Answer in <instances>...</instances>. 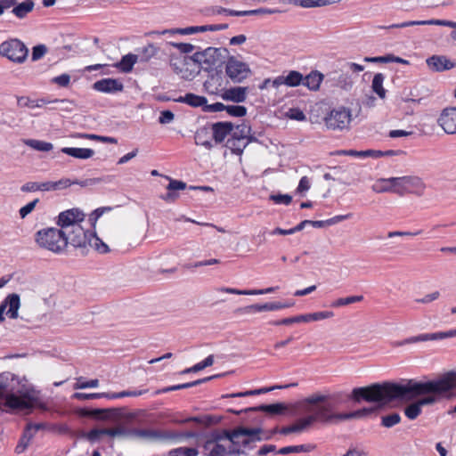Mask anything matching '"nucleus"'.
<instances>
[{
    "label": "nucleus",
    "mask_w": 456,
    "mask_h": 456,
    "mask_svg": "<svg viewBox=\"0 0 456 456\" xmlns=\"http://www.w3.org/2000/svg\"><path fill=\"white\" fill-rule=\"evenodd\" d=\"M93 88L101 93L115 94L124 89L122 82L115 78H102L94 83Z\"/></svg>",
    "instance_id": "aec40b11"
},
{
    "label": "nucleus",
    "mask_w": 456,
    "mask_h": 456,
    "mask_svg": "<svg viewBox=\"0 0 456 456\" xmlns=\"http://www.w3.org/2000/svg\"><path fill=\"white\" fill-rule=\"evenodd\" d=\"M174 102L185 103L193 108L202 107L203 110H205L206 103H208V100L205 96L197 95L192 93H187L183 96H179L174 99Z\"/></svg>",
    "instance_id": "393cba45"
},
{
    "label": "nucleus",
    "mask_w": 456,
    "mask_h": 456,
    "mask_svg": "<svg viewBox=\"0 0 456 456\" xmlns=\"http://www.w3.org/2000/svg\"><path fill=\"white\" fill-rule=\"evenodd\" d=\"M421 408L422 406L417 400L416 402L409 404L404 409V414L409 419H415L418 418V416L421 413Z\"/></svg>",
    "instance_id": "09e8293b"
},
{
    "label": "nucleus",
    "mask_w": 456,
    "mask_h": 456,
    "mask_svg": "<svg viewBox=\"0 0 456 456\" xmlns=\"http://www.w3.org/2000/svg\"><path fill=\"white\" fill-rule=\"evenodd\" d=\"M248 143V141L235 139L232 137L227 141V146L233 153L237 155H240L243 152Z\"/></svg>",
    "instance_id": "a18cd8bd"
},
{
    "label": "nucleus",
    "mask_w": 456,
    "mask_h": 456,
    "mask_svg": "<svg viewBox=\"0 0 456 456\" xmlns=\"http://www.w3.org/2000/svg\"><path fill=\"white\" fill-rule=\"evenodd\" d=\"M428 68L433 72H444L456 67V61L445 55L434 54L426 60Z\"/></svg>",
    "instance_id": "a211bd4d"
},
{
    "label": "nucleus",
    "mask_w": 456,
    "mask_h": 456,
    "mask_svg": "<svg viewBox=\"0 0 456 456\" xmlns=\"http://www.w3.org/2000/svg\"><path fill=\"white\" fill-rule=\"evenodd\" d=\"M205 28H203V26H191V27H187V28H177V29H166V30H163L161 32L159 31H153L151 32V34H166V33H171V34H175V33H179V34H182V35H191V34H194V33H197V32H205Z\"/></svg>",
    "instance_id": "58836bf2"
},
{
    "label": "nucleus",
    "mask_w": 456,
    "mask_h": 456,
    "mask_svg": "<svg viewBox=\"0 0 456 456\" xmlns=\"http://www.w3.org/2000/svg\"><path fill=\"white\" fill-rule=\"evenodd\" d=\"M250 131H251L250 126H248L245 123H242L240 125L236 126V127L234 129L232 128V131L231 133V135H232L231 137L235 138V139L244 140V141H249L248 136H249Z\"/></svg>",
    "instance_id": "a19ab883"
},
{
    "label": "nucleus",
    "mask_w": 456,
    "mask_h": 456,
    "mask_svg": "<svg viewBox=\"0 0 456 456\" xmlns=\"http://www.w3.org/2000/svg\"><path fill=\"white\" fill-rule=\"evenodd\" d=\"M88 246L94 248L99 253L104 254L110 251V248L106 243H104L95 232H92L90 236V243Z\"/></svg>",
    "instance_id": "c03bdc74"
},
{
    "label": "nucleus",
    "mask_w": 456,
    "mask_h": 456,
    "mask_svg": "<svg viewBox=\"0 0 456 456\" xmlns=\"http://www.w3.org/2000/svg\"><path fill=\"white\" fill-rule=\"evenodd\" d=\"M248 91V87H232L224 90L221 96L224 101H231L233 102L240 103L244 102L246 101Z\"/></svg>",
    "instance_id": "5701e85b"
},
{
    "label": "nucleus",
    "mask_w": 456,
    "mask_h": 456,
    "mask_svg": "<svg viewBox=\"0 0 456 456\" xmlns=\"http://www.w3.org/2000/svg\"><path fill=\"white\" fill-rule=\"evenodd\" d=\"M52 83L58 85L61 87H68L70 84V76L63 73L60 76L52 78Z\"/></svg>",
    "instance_id": "e2e57ef3"
},
{
    "label": "nucleus",
    "mask_w": 456,
    "mask_h": 456,
    "mask_svg": "<svg viewBox=\"0 0 456 456\" xmlns=\"http://www.w3.org/2000/svg\"><path fill=\"white\" fill-rule=\"evenodd\" d=\"M352 121V111L344 106L335 108L325 117L326 126L331 130L348 129Z\"/></svg>",
    "instance_id": "39448f33"
},
{
    "label": "nucleus",
    "mask_w": 456,
    "mask_h": 456,
    "mask_svg": "<svg viewBox=\"0 0 456 456\" xmlns=\"http://www.w3.org/2000/svg\"><path fill=\"white\" fill-rule=\"evenodd\" d=\"M362 300H363V296H362V295H360V296H350V297H340V298H338L337 300L333 301L331 303V306L335 307V308H338V307L348 305H351V304H354V303H357V302H361Z\"/></svg>",
    "instance_id": "49530a36"
},
{
    "label": "nucleus",
    "mask_w": 456,
    "mask_h": 456,
    "mask_svg": "<svg viewBox=\"0 0 456 456\" xmlns=\"http://www.w3.org/2000/svg\"><path fill=\"white\" fill-rule=\"evenodd\" d=\"M194 139L197 145L204 146L208 150L213 148L212 134L206 127L199 129L195 134Z\"/></svg>",
    "instance_id": "2f4dec72"
},
{
    "label": "nucleus",
    "mask_w": 456,
    "mask_h": 456,
    "mask_svg": "<svg viewBox=\"0 0 456 456\" xmlns=\"http://www.w3.org/2000/svg\"><path fill=\"white\" fill-rule=\"evenodd\" d=\"M25 143L28 146L31 147L32 149L38 151H43V152L50 151L53 148V146L51 142L40 141V140H35V139L27 140L25 142Z\"/></svg>",
    "instance_id": "37998d69"
},
{
    "label": "nucleus",
    "mask_w": 456,
    "mask_h": 456,
    "mask_svg": "<svg viewBox=\"0 0 456 456\" xmlns=\"http://www.w3.org/2000/svg\"><path fill=\"white\" fill-rule=\"evenodd\" d=\"M226 112L232 117L241 118L247 114V109L241 105H227Z\"/></svg>",
    "instance_id": "4d7b16f0"
},
{
    "label": "nucleus",
    "mask_w": 456,
    "mask_h": 456,
    "mask_svg": "<svg viewBox=\"0 0 456 456\" xmlns=\"http://www.w3.org/2000/svg\"><path fill=\"white\" fill-rule=\"evenodd\" d=\"M233 126L231 122H216L211 126L212 138L216 143H221L225 137L232 131Z\"/></svg>",
    "instance_id": "4be33fe9"
},
{
    "label": "nucleus",
    "mask_w": 456,
    "mask_h": 456,
    "mask_svg": "<svg viewBox=\"0 0 456 456\" xmlns=\"http://www.w3.org/2000/svg\"><path fill=\"white\" fill-rule=\"evenodd\" d=\"M104 435H106L105 428H93L86 433V437L89 441L94 442L100 439V437Z\"/></svg>",
    "instance_id": "774afa93"
},
{
    "label": "nucleus",
    "mask_w": 456,
    "mask_h": 456,
    "mask_svg": "<svg viewBox=\"0 0 456 456\" xmlns=\"http://www.w3.org/2000/svg\"><path fill=\"white\" fill-rule=\"evenodd\" d=\"M20 305V296L12 293L8 295L0 305V322L4 320V313L6 308V315L10 319H16L18 317V310Z\"/></svg>",
    "instance_id": "dca6fc26"
},
{
    "label": "nucleus",
    "mask_w": 456,
    "mask_h": 456,
    "mask_svg": "<svg viewBox=\"0 0 456 456\" xmlns=\"http://www.w3.org/2000/svg\"><path fill=\"white\" fill-rule=\"evenodd\" d=\"M109 393H75L72 397L77 400H90V399H99V398H107L109 399Z\"/></svg>",
    "instance_id": "864d4df0"
},
{
    "label": "nucleus",
    "mask_w": 456,
    "mask_h": 456,
    "mask_svg": "<svg viewBox=\"0 0 456 456\" xmlns=\"http://www.w3.org/2000/svg\"><path fill=\"white\" fill-rule=\"evenodd\" d=\"M296 386H297L296 383L288 384V385H284V386H273L270 387H262L259 389L248 390V391H245V392L227 394V395H223L222 397L227 398V397H244V396H249V395H256L265 394V393L273 391L274 389H282V388H288V387H296Z\"/></svg>",
    "instance_id": "a878e982"
},
{
    "label": "nucleus",
    "mask_w": 456,
    "mask_h": 456,
    "mask_svg": "<svg viewBox=\"0 0 456 456\" xmlns=\"http://www.w3.org/2000/svg\"><path fill=\"white\" fill-rule=\"evenodd\" d=\"M395 181L397 183V189L395 191L398 192L406 191L409 193L422 195L426 189V184L419 176L396 177V180Z\"/></svg>",
    "instance_id": "9d476101"
},
{
    "label": "nucleus",
    "mask_w": 456,
    "mask_h": 456,
    "mask_svg": "<svg viewBox=\"0 0 456 456\" xmlns=\"http://www.w3.org/2000/svg\"><path fill=\"white\" fill-rule=\"evenodd\" d=\"M35 241L39 248L49 250L54 254H61L67 248L65 230L50 227L37 231Z\"/></svg>",
    "instance_id": "20e7f679"
},
{
    "label": "nucleus",
    "mask_w": 456,
    "mask_h": 456,
    "mask_svg": "<svg viewBox=\"0 0 456 456\" xmlns=\"http://www.w3.org/2000/svg\"><path fill=\"white\" fill-rule=\"evenodd\" d=\"M333 316L334 313L331 311H321L308 314V319H310V322H317L324 319H329Z\"/></svg>",
    "instance_id": "680f3d73"
},
{
    "label": "nucleus",
    "mask_w": 456,
    "mask_h": 456,
    "mask_svg": "<svg viewBox=\"0 0 456 456\" xmlns=\"http://www.w3.org/2000/svg\"><path fill=\"white\" fill-rule=\"evenodd\" d=\"M148 392V389H141V390H125L118 393H109V399H118V398H123L126 396H132L136 397L142 395Z\"/></svg>",
    "instance_id": "de8ad7c7"
},
{
    "label": "nucleus",
    "mask_w": 456,
    "mask_h": 456,
    "mask_svg": "<svg viewBox=\"0 0 456 456\" xmlns=\"http://www.w3.org/2000/svg\"><path fill=\"white\" fill-rule=\"evenodd\" d=\"M284 12V10L278 8H258L253 10H243V11H236L232 9H226L219 6H215L211 8H208L205 10L204 14L207 16H214L219 14L231 15V16H251V15H266V14H273L280 13Z\"/></svg>",
    "instance_id": "1a4fd4ad"
},
{
    "label": "nucleus",
    "mask_w": 456,
    "mask_h": 456,
    "mask_svg": "<svg viewBox=\"0 0 456 456\" xmlns=\"http://www.w3.org/2000/svg\"><path fill=\"white\" fill-rule=\"evenodd\" d=\"M84 219L85 214L79 208H70L59 214L56 224L66 232L74 228L75 224H80Z\"/></svg>",
    "instance_id": "f8f14e48"
},
{
    "label": "nucleus",
    "mask_w": 456,
    "mask_h": 456,
    "mask_svg": "<svg viewBox=\"0 0 456 456\" xmlns=\"http://www.w3.org/2000/svg\"><path fill=\"white\" fill-rule=\"evenodd\" d=\"M218 56L217 48L208 47L202 52L194 53L192 58L199 68L201 66L205 69H211L216 66Z\"/></svg>",
    "instance_id": "ddd939ff"
},
{
    "label": "nucleus",
    "mask_w": 456,
    "mask_h": 456,
    "mask_svg": "<svg viewBox=\"0 0 456 456\" xmlns=\"http://www.w3.org/2000/svg\"><path fill=\"white\" fill-rule=\"evenodd\" d=\"M286 117L297 121H305L306 119L305 114L298 108L289 109L286 112Z\"/></svg>",
    "instance_id": "bf43d9fd"
},
{
    "label": "nucleus",
    "mask_w": 456,
    "mask_h": 456,
    "mask_svg": "<svg viewBox=\"0 0 456 456\" xmlns=\"http://www.w3.org/2000/svg\"><path fill=\"white\" fill-rule=\"evenodd\" d=\"M53 184H56L55 191H57V190H60L62 188L69 187L72 184H79L81 186H86L88 184V182L87 181H82V182L71 181L70 179L66 178V179H61L59 181L53 182Z\"/></svg>",
    "instance_id": "13d9d810"
},
{
    "label": "nucleus",
    "mask_w": 456,
    "mask_h": 456,
    "mask_svg": "<svg viewBox=\"0 0 456 456\" xmlns=\"http://www.w3.org/2000/svg\"><path fill=\"white\" fill-rule=\"evenodd\" d=\"M26 45L19 39H11L0 45V54L10 61L22 63L28 56Z\"/></svg>",
    "instance_id": "0eeeda50"
},
{
    "label": "nucleus",
    "mask_w": 456,
    "mask_h": 456,
    "mask_svg": "<svg viewBox=\"0 0 456 456\" xmlns=\"http://www.w3.org/2000/svg\"><path fill=\"white\" fill-rule=\"evenodd\" d=\"M438 125L447 134H456V108H445L441 112L438 119Z\"/></svg>",
    "instance_id": "f3484780"
},
{
    "label": "nucleus",
    "mask_w": 456,
    "mask_h": 456,
    "mask_svg": "<svg viewBox=\"0 0 456 456\" xmlns=\"http://www.w3.org/2000/svg\"><path fill=\"white\" fill-rule=\"evenodd\" d=\"M34 8V2H21L12 9V13L18 18H24Z\"/></svg>",
    "instance_id": "79ce46f5"
},
{
    "label": "nucleus",
    "mask_w": 456,
    "mask_h": 456,
    "mask_svg": "<svg viewBox=\"0 0 456 456\" xmlns=\"http://www.w3.org/2000/svg\"><path fill=\"white\" fill-rule=\"evenodd\" d=\"M47 53V47L45 45H37L32 49V61L40 60Z\"/></svg>",
    "instance_id": "69168bd1"
},
{
    "label": "nucleus",
    "mask_w": 456,
    "mask_h": 456,
    "mask_svg": "<svg viewBox=\"0 0 456 456\" xmlns=\"http://www.w3.org/2000/svg\"><path fill=\"white\" fill-rule=\"evenodd\" d=\"M198 451L192 447H179L169 452L167 456H197Z\"/></svg>",
    "instance_id": "3c124183"
},
{
    "label": "nucleus",
    "mask_w": 456,
    "mask_h": 456,
    "mask_svg": "<svg viewBox=\"0 0 456 456\" xmlns=\"http://www.w3.org/2000/svg\"><path fill=\"white\" fill-rule=\"evenodd\" d=\"M225 72L232 82L240 83L248 77L250 69L248 64L232 57L226 63Z\"/></svg>",
    "instance_id": "9b49d317"
},
{
    "label": "nucleus",
    "mask_w": 456,
    "mask_h": 456,
    "mask_svg": "<svg viewBox=\"0 0 456 456\" xmlns=\"http://www.w3.org/2000/svg\"><path fill=\"white\" fill-rule=\"evenodd\" d=\"M309 426H310L309 421L307 420L306 417H305V418L298 419L297 422L293 425L282 427L279 430V433L281 435H289L290 433H299Z\"/></svg>",
    "instance_id": "c9c22d12"
},
{
    "label": "nucleus",
    "mask_w": 456,
    "mask_h": 456,
    "mask_svg": "<svg viewBox=\"0 0 456 456\" xmlns=\"http://www.w3.org/2000/svg\"><path fill=\"white\" fill-rule=\"evenodd\" d=\"M433 333H422L416 336L406 338L400 341H395L392 343L394 347L403 346L410 344H415L419 342L433 341Z\"/></svg>",
    "instance_id": "7c9ffc66"
},
{
    "label": "nucleus",
    "mask_w": 456,
    "mask_h": 456,
    "mask_svg": "<svg viewBox=\"0 0 456 456\" xmlns=\"http://www.w3.org/2000/svg\"><path fill=\"white\" fill-rule=\"evenodd\" d=\"M4 405L12 410H29V405L14 394H7L4 396Z\"/></svg>",
    "instance_id": "473e14b6"
},
{
    "label": "nucleus",
    "mask_w": 456,
    "mask_h": 456,
    "mask_svg": "<svg viewBox=\"0 0 456 456\" xmlns=\"http://www.w3.org/2000/svg\"><path fill=\"white\" fill-rule=\"evenodd\" d=\"M452 20H428L407 21V22H403V23H398V24H392L387 28H405V27L413 26V25H438V26H445V27L450 28V26H452Z\"/></svg>",
    "instance_id": "cd10ccee"
},
{
    "label": "nucleus",
    "mask_w": 456,
    "mask_h": 456,
    "mask_svg": "<svg viewBox=\"0 0 456 456\" xmlns=\"http://www.w3.org/2000/svg\"><path fill=\"white\" fill-rule=\"evenodd\" d=\"M99 386V380L97 379H91L89 381L85 380L83 377H79L77 379L76 383L74 384L75 389H86L90 387H97Z\"/></svg>",
    "instance_id": "5fc2aeb1"
},
{
    "label": "nucleus",
    "mask_w": 456,
    "mask_h": 456,
    "mask_svg": "<svg viewBox=\"0 0 456 456\" xmlns=\"http://www.w3.org/2000/svg\"><path fill=\"white\" fill-rule=\"evenodd\" d=\"M61 151L64 154L79 159H90L94 154V150L89 148L64 147L61 148Z\"/></svg>",
    "instance_id": "c756f323"
},
{
    "label": "nucleus",
    "mask_w": 456,
    "mask_h": 456,
    "mask_svg": "<svg viewBox=\"0 0 456 456\" xmlns=\"http://www.w3.org/2000/svg\"><path fill=\"white\" fill-rule=\"evenodd\" d=\"M21 400L29 405V409L38 408L41 410H46V403L40 399V392L33 388L26 389L20 395Z\"/></svg>",
    "instance_id": "412c9836"
},
{
    "label": "nucleus",
    "mask_w": 456,
    "mask_h": 456,
    "mask_svg": "<svg viewBox=\"0 0 456 456\" xmlns=\"http://www.w3.org/2000/svg\"><path fill=\"white\" fill-rule=\"evenodd\" d=\"M314 448V446L312 444L290 445L281 448L278 453L286 455L289 453L309 452L313 451Z\"/></svg>",
    "instance_id": "ea45409f"
},
{
    "label": "nucleus",
    "mask_w": 456,
    "mask_h": 456,
    "mask_svg": "<svg viewBox=\"0 0 456 456\" xmlns=\"http://www.w3.org/2000/svg\"><path fill=\"white\" fill-rule=\"evenodd\" d=\"M91 232L86 231L81 224H75L74 228L65 232L67 245L70 243L75 248H86L90 243Z\"/></svg>",
    "instance_id": "4468645a"
},
{
    "label": "nucleus",
    "mask_w": 456,
    "mask_h": 456,
    "mask_svg": "<svg viewBox=\"0 0 456 456\" xmlns=\"http://www.w3.org/2000/svg\"><path fill=\"white\" fill-rule=\"evenodd\" d=\"M339 413H333L330 404L321 405L314 409L313 414L306 417L309 425L315 421L322 423H332L338 420Z\"/></svg>",
    "instance_id": "2eb2a0df"
},
{
    "label": "nucleus",
    "mask_w": 456,
    "mask_h": 456,
    "mask_svg": "<svg viewBox=\"0 0 456 456\" xmlns=\"http://www.w3.org/2000/svg\"><path fill=\"white\" fill-rule=\"evenodd\" d=\"M138 60L139 59L136 54L128 53L122 57L121 61L118 64V68L123 72H130Z\"/></svg>",
    "instance_id": "e433bc0d"
},
{
    "label": "nucleus",
    "mask_w": 456,
    "mask_h": 456,
    "mask_svg": "<svg viewBox=\"0 0 456 456\" xmlns=\"http://www.w3.org/2000/svg\"><path fill=\"white\" fill-rule=\"evenodd\" d=\"M226 436L224 431L213 433L204 444V451L209 456H232L229 444H226Z\"/></svg>",
    "instance_id": "6e6552de"
},
{
    "label": "nucleus",
    "mask_w": 456,
    "mask_h": 456,
    "mask_svg": "<svg viewBox=\"0 0 456 456\" xmlns=\"http://www.w3.org/2000/svg\"><path fill=\"white\" fill-rule=\"evenodd\" d=\"M323 74L318 70H313L304 77L303 86H306L310 91H318L323 80Z\"/></svg>",
    "instance_id": "bb28decb"
},
{
    "label": "nucleus",
    "mask_w": 456,
    "mask_h": 456,
    "mask_svg": "<svg viewBox=\"0 0 456 456\" xmlns=\"http://www.w3.org/2000/svg\"><path fill=\"white\" fill-rule=\"evenodd\" d=\"M385 80V76L382 73H377L374 75L372 79L371 88L374 93L378 94V96L381 99L386 97L387 91L383 87V83Z\"/></svg>",
    "instance_id": "4c0bfd02"
},
{
    "label": "nucleus",
    "mask_w": 456,
    "mask_h": 456,
    "mask_svg": "<svg viewBox=\"0 0 456 456\" xmlns=\"http://www.w3.org/2000/svg\"><path fill=\"white\" fill-rule=\"evenodd\" d=\"M279 287H269L261 289H238L233 288L222 287L218 289L221 292L234 295H245V296H255V295H265L275 292Z\"/></svg>",
    "instance_id": "b1692460"
},
{
    "label": "nucleus",
    "mask_w": 456,
    "mask_h": 456,
    "mask_svg": "<svg viewBox=\"0 0 456 456\" xmlns=\"http://www.w3.org/2000/svg\"><path fill=\"white\" fill-rule=\"evenodd\" d=\"M226 444H229L232 453L240 455L245 452L246 449L251 447V444L261 441L262 429L259 428L239 427L232 431H224Z\"/></svg>",
    "instance_id": "7ed1b4c3"
},
{
    "label": "nucleus",
    "mask_w": 456,
    "mask_h": 456,
    "mask_svg": "<svg viewBox=\"0 0 456 456\" xmlns=\"http://www.w3.org/2000/svg\"><path fill=\"white\" fill-rule=\"evenodd\" d=\"M105 434L110 437H128L148 443L173 442L183 437L182 434L171 429L147 427L126 428L118 426L116 428H105Z\"/></svg>",
    "instance_id": "f03ea898"
},
{
    "label": "nucleus",
    "mask_w": 456,
    "mask_h": 456,
    "mask_svg": "<svg viewBox=\"0 0 456 456\" xmlns=\"http://www.w3.org/2000/svg\"><path fill=\"white\" fill-rule=\"evenodd\" d=\"M270 200L275 204L288 206L292 201V197L289 194H272Z\"/></svg>",
    "instance_id": "052dcab7"
},
{
    "label": "nucleus",
    "mask_w": 456,
    "mask_h": 456,
    "mask_svg": "<svg viewBox=\"0 0 456 456\" xmlns=\"http://www.w3.org/2000/svg\"><path fill=\"white\" fill-rule=\"evenodd\" d=\"M267 311L266 303L265 304H254L248 305L241 309V312L244 314H253V313H260Z\"/></svg>",
    "instance_id": "0e129e2a"
},
{
    "label": "nucleus",
    "mask_w": 456,
    "mask_h": 456,
    "mask_svg": "<svg viewBox=\"0 0 456 456\" xmlns=\"http://www.w3.org/2000/svg\"><path fill=\"white\" fill-rule=\"evenodd\" d=\"M157 53L158 49L153 45H148L142 49V53L137 56L141 61L147 62L151 60V58L155 56Z\"/></svg>",
    "instance_id": "603ef678"
},
{
    "label": "nucleus",
    "mask_w": 456,
    "mask_h": 456,
    "mask_svg": "<svg viewBox=\"0 0 456 456\" xmlns=\"http://www.w3.org/2000/svg\"><path fill=\"white\" fill-rule=\"evenodd\" d=\"M374 411V408H362L350 412L339 413L338 420H347L353 419H362L371 414Z\"/></svg>",
    "instance_id": "f704fd0d"
},
{
    "label": "nucleus",
    "mask_w": 456,
    "mask_h": 456,
    "mask_svg": "<svg viewBox=\"0 0 456 456\" xmlns=\"http://www.w3.org/2000/svg\"><path fill=\"white\" fill-rule=\"evenodd\" d=\"M172 70L184 80H192L200 72L192 56H176L170 59Z\"/></svg>",
    "instance_id": "423d86ee"
},
{
    "label": "nucleus",
    "mask_w": 456,
    "mask_h": 456,
    "mask_svg": "<svg viewBox=\"0 0 456 456\" xmlns=\"http://www.w3.org/2000/svg\"><path fill=\"white\" fill-rule=\"evenodd\" d=\"M395 180H396V177L380 178L372 184L371 189L376 193L390 191L393 188L397 189V183Z\"/></svg>",
    "instance_id": "c85d7f7f"
},
{
    "label": "nucleus",
    "mask_w": 456,
    "mask_h": 456,
    "mask_svg": "<svg viewBox=\"0 0 456 456\" xmlns=\"http://www.w3.org/2000/svg\"><path fill=\"white\" fill-rule=\"evenodd\" d=\"M304 81V76L297 70H290L287 75H281L276 77L273 80V86L278 88L279 86L285 85L289 87H296L302 85Z\"/></svg>",
    "instance_id": "6ab92c4d"
},
{
    "label": "nucleus",
    "mask_w": 456,
    "mask_h": 456,
    "mask_svg": "<svg viewBox=\"0 0 456 456\" xmlns=\"http://www.w3.org/2000/svg\"><path fill=\"white\" fill-rule=\"evenodd\" d=\"M220 376H221L220 374H217V375H213V376L206 377V378H203V379H197V380H194V381H191V382H187V383L179 384V385H174L173 386L174 391L180 390V389L190 388V387H196L198 385L203 384L205 382H208V381H209V380H211L213 379L218 378Z\"/></svg>",
    "instance_id": "8fccbe9b"
},
{
    "label": "nucleus",
    "mask_w": 456,
    "mask_h": 456,
    "mask_svg": "<svg viewBox=\"0 0 456 456\" xmlns=\"http://www.w3.org/2000/svg\"><path fill=\"white\" fill-rule=\"evenodd\" d=\"M17 104L20 107H28L29 109H35L39 106L37 102H35V100H32L26 96L18 97Z\"/></svg>",
    "instance_id": "338daca9"
},
{
    "label": "nucleus",
    "mask_w": 456,
    "mask_h": 456,
    "mask_svg": "<svg viewBox=\"0 0 456 456\" xmlns=\"http://www.w3.org/2000/svg\"><path fill=\"white\" fill-rule=\"evenodd\" d=\"M401 421V416L398 413H392L381 418V425L385 428H392Z\"/></svg>",
    "instance_id": "6e6d98bb"
},
{
    "label": "nucleus",
    "mask_w": 456,
    "mask_h": 456,
    "mask_svg": "<svg viewBox=\"0 0 456 456\" xmlns=\"http://www.w3.org/2000/svg\"><path fill=\"white\" fill-rule=\"evenodd\" d=\"M456 388V373L447 372L442 377L426 382L407 379L404 384L395 382L374 383L368 387H355L352 390L350 399L355 403L365 401L387 404L400 399L411 401L418 396L421 406L436 403L442 396Z\"/></svg>",
    "instance_id": "f257e3e1"
},
{
    "label": "nucleus",
    "mask_w": 456,
    "mask_h": 456,
    "mask_svg": "<svg viewBox=\"0 0 456 456\" xmlns=\"http://www.w3.org/2000/svg\"><path fill=\"white\" fill-rule=\"evenodd\" d=\"M287 409V406L282 403L273 404H261L255 408H250V411H259L272 415L282 414Z\"/></svg>",
    "instance_id": "72a5a7b5"
}]
</instances>
